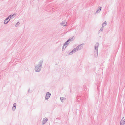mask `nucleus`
I'll list each match as a JSON object with an SVG mask.
<instances>
[{
	"mask_svg": "<svg viewBox=\"0 0 125 125\" xmlns=\"http://www.w3.org/2000/svg\"><path fill=\"white\" fill-rule=\"evenodd\" d=\"M48 119L47 118H45L43 119L42 121V125L44 124L47 121Z\"/></svg>",
	"mask_w": 125,
	"mask_h": 125,
	"instance_id": "1a4fd4ad",
	"label": "nucleus"
},
{
	"mask_svg": "<svg viewBox=\"0 0 125 125\" xmlns=\"http://www.w3.org/2000/svg\"><path fill=\"white\" fill-rule=\"evenodd\" d=\"M124 118V117H123L122 118V119L121 120H124V119H125Z\"/></svg>",
	"mask_w": 125,
	"mask_h": 125,
	"instance_id": "4be33fe9",
	"label": "nucleus"
},
{
	"mask_svg": "<svg viewBox=\"0 0 125 125\" xmlns=\"http://www.w3.org/2000/svg\"><path fill=\"white\" fill-rule=\"evenodd\" d=\"M104 26H103V25H102V27L101 28L103 29V28H104Z\"/></svg>",
	"mask_w": 125,
	"mask_h": 125,
	"instance_id": "5701e85b",
	"label": "nucleus"
},
{
	"mask_svg": "<svg viewBox=\"0 0 125 125\" xmlns=\"http://www.w3.org/2000/svg\"><path fill=\"white\" fill-rule=\"evenodd\" d=\"M64 98L63 97H61L60 98V99L61 101L62 102H63V100L64 99Z\"/></svg>",
	"mask_w": 125,
	"mask_h": 125,
	"instance_id": "ddd939ff",
	"label": "nucleus"
},
{
	"mask_svg": "<svg viewBox=\"0 0 125 125\" xmlns=\"http://www.w3.org/2000/svg\"><path fill=\"white\" fill-rule=\"evenodd\" d=\"M29 91H30V89H28V92H29Z\"/></svg>",
	"mask_w": 125,
	"mask_h": 125,
	"instance_id": "b1692460",
	"label": "nucleus"
},
{
	"mask_svg": "<svg viewBox=\"0 0 125 125\" xmlns=\"http://www.w3.org/2000/svg\"><path fill=\"white\" fill-rule=\"evenodd\" d=\"M67 22L65 20H64L61 24V25L62 26H66Z\"/></svg>",
	"mask_w": 125,
	"mask_h": 125,
	"instance_id": "39448f33",
	"label": "nucleus"
},
{
	"mask_svg": "<svg viewBox=\"0 0 125 125\" xmlns=\"http://www.w3.org/2000/svg\"><path fill=\"white\" fill-rule=\"evenodd\" d=\"M83 45V44H82L78 46L76 48H75L77 50V51L82 49L83 48V47L82 46V45Z\"/></svg>",
	"mask_w": 125,
	"mask_h": 125,
	"instance_id": "7ed1b4c3",
	"label": "nucleus"
},
{
	"mask_svg": "<svg viewBox=\"0 0 125 125\" xmlns=\"http://www.w3.org/2000/svg\"><path fill=\"white\" fill-rule=\"evenodd\" d=\"M65 45H64V44L63 45V46L62 47V50H63L64 49H65L66 48H64Z\"/></svg>",
	"mask_w": 125,
	"mask_h": 125,
	"instance_id": "6ab92c4d",
	"label": "nucleus"
},
{
	"mask_svg": "<svg viewBox=\"0 0 125 125\" xmlns=\"http://www.w3.org/2000/svg\"><path fill=\"white\" fill-rule=\"evenodd\" d=\"M73 52L74 53H75L76 51H77V50L75 48H74L72 50Z\"/></svg>",
	"mask_w": 125,
	"mask_h": 125,
	"instance_id": "4468645a",
	"label": "nucleus"
},
{
	"mask_svg": "<svg viewBox=\"0 0 125 125\" xmlns=\"http://www.w3.org/2000/svg\"><path fill=\"white\" fill-rule=\"evenodd\" d=\"M107 25V22L106 21L104 22L103 24H102V25L105 26H106Z\"/></svg>",
	"mask_w": 125,
	"mask_h": 125,
	"instance_id": "f8f14e48",
	"label": "nucleus"
},
{
	"mask_svg": "<svg viewBox=\"0 0 125 125\" xmlns=\"http://www.w3.org/2000/svg\"><path fill=\"white\" fill-rule=\"evenodd\" d=\"M9 18L8 17H7L4 21V24H7L10 20H9Z\"/></svg>",
	"mask_w": 125,
	"mask_h": 125,
	"instance_id": "423d86ee",
	"label": "nucleus"
},
{
	"mask_svg": "<svg viewBox=\"0 0 125 125\" xmlns=\"http://www.w3.org/2000/svg\"><path fill=\"white\" fill-rule=\"evenodd\" d=\"M101 9L102 7H101L99 6L98 7L97 10L96 12V13H100L101 11Z\"/></svg>",
	"mask_w": 125,
	"mask_h": 125,
	"instance_id": "0eeeda50",
	"label": "nucleus"
},
{
	"mask_svg": "<svg viewBox=\"0 0 125 125\" xmlns=\"http://www.w3.org/2000/svg\"><path fill=\"white\" fill-rule=\"evenodd\" d=\"M70 42V41L69 42V40H68L64 43V45H65V48H66L67 46Z\"/></svg>",
	"mask_w": 125,
	"mask_h": 125,
	"instance_id": "6e6552de",
	"label": "nucleus"
},
{
	"mask_svg": "<svg viewBox=\"0 0 125 125\" xmlns=\"http://www.w3.org/2000/svg\"><path fill=\"white\" fill-rule=\"evenodd\" d=\"M120 125H125V122L124 120H121Z\"/></svg>",
	"mask_w": 125,
	"mask_h": 125,
	"instance_id": "9d476101",
	"label": "nucleus"
},
{
	"mask_svg": "<svg viewBox=\"0 0 125 125\" xmlns=\"http://www.w3.org/2000/svg\"><path fill=\"white\" fill-rule=\"evenodd\" d=\"M51 95L50 93L49 92H47L46 93L45 99L46 100L48 99Z\"/></svg>",
	"mask_w": 125,
	"mask_h": 125,
	"instance_id": "20e7f679",
	"label": "nucleus"
},
{
	"mask_svg": "<svg viewBox=\"0 0 125 125\" xmlns=\"http://www.w3.org/2000/svg\"><path fill=\"white\" fill-rule=\"evenodd\" d=\"M73 53H74L73 52V50H72L70 52L69 54L70 55H71Z\"/></svg>",
	"mask_w": 125,
	"mask_h": 125,
	"instance_id": "f3484780",
	"label": "nucleus"
},
{
	"mask_svg": "<svg viewBox=\"0 0 125 125\" xmlns=\"http://www.w3.org/2000/svg\"><path fill=\"white\" fill-rule=\"evenodd\" d=\"M20 23L19 22H18L16 24L15 26V27H16L18 26L19 24Z\"/></svg>",
	"mask_w": 125,
	"mask_h": 125,
	"instance_id": "2eb2a0df",
	"label": "nucleus"
},
{
	"mask_svg": "<svg viewBox=\"0 0 125 125\" xmlns=\"http://www.w3.org/2000/svg\"><path fill=\"white\" fill-rule=\"evenodd\" d=\"M15 16H14V14H13L12 15H9L8 17H9V20H10V19H11V18L12 17H15Z\"/></svg>",
	"mask_w": 125,
	"mask_h": 125,
	"instance_id": "9b49d317",
	"label": "nucleus"
},
{
	"mask_svg": "<svg viewBox=\"0 0 125 125\" xmlns=\"http://www.w3.org/2000/svg\"><path fill=\"white\" fill-rule=\"evenodd\" d=\"M43 60H41L40 62H39V64L35 66L34 70L36 72H39L41 70L42 66Z\"/></svg>",
	"mask_w": 125,
	"mask_h": 125,
	"instance_id": "f257e3e1",
	"label": "nucleus"
},
{
	"mask_svg": "<svg viewBox=\"0 0 125 125\" xmlns=\"http://www.w3.org/2000/svg\"><path fill=\"white\" fill-rule=\"evenodd\" d=\"M103 30V29H102L101 28L99 31V32H102Z\"/></svg>",
	"mask_w": 125,
	"mask_h": 125,
	"instance_id": "aec40b11",
	"label": "nucleus"
},
{
	"mask_svg": "<svg viewBox=\"0 0 125 125\" xmlns=\"http://www.w3.org/2000/svg\"><path fill=\"white\" fill-rule=\"evenodd\" d=\"M74 38V37L71 38L70 39H69L68 40H69V42L70 41V42L72 41L73 40V38Z\"/></svg>",
	"mask_w": 125,
	"mask_h": 125,
	"instance_id": "dca6fc26",
	"label": "nucleus"
},
{
	"mask_svg": "<svg viewBox=\"0 0 125 125\" xmlns=\"http://www.w3.org/2000/svg\"><path fill=\"white\" fill-rule=\"evenodd\" d=\"M16 104L15 103H14L13 104V106L16 107Z\"/></svg>",
	"mask_w": 125,
	"mask_h": 125,
	"instance_id": "412c9836",
	"label": "nucleus"
},
{
	"mask_svg": "<svg viewBox=\"0 0 125 125\" xmlns=\"http://www.w3.org/2000/svg\"><path fill=\"white\" fill-rule=\"evenodd\" d=\"M99 46V43L97 42L94 46V54L95 56H98V47Z\"/></svg>",
	"mask_w": 125,
	"mask_h": 125,
	"instance_id": "f03ea898",
	"label": "nucleus"
},
{
	"mask_svg": "<svg viewBox=\"0 0 125 125\" xmlns=\"http://www.w3.org/2000/svg\"><path fill=\"white\" fill-rule=\"evenodd\" d=\"M16 107L13 106L12 109L13 111H14V110L16 109Z\"/></svg>",
	"mask_w": 125,
	"mask_h": 125,
	"instance_id": "a211bd4d",
	"label": "nucleus"
},
{
	"mask_svg": "<svg viewBox=\"0 0 125 125\" xmlns=\"http://www.w3.org/2000/svg\"><path fill=\"white\" fill-rule=\"evenodd\" d=\"M124 121L125 122V118L124 120Z\"/></svg>",
	"mask_w": 125,
	"mask_h": 125,
	"instance_id": "393cba45",
	"label": "nucleus"
}]
</instances>
